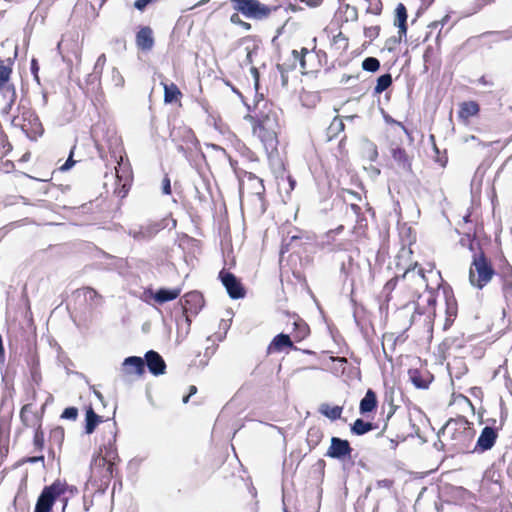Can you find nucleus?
Returning a JSON list of instances; mask_svg holds the SVG:
<instances>
[{
    "mask_svg": "<svg viewBox=\"0 0 512 512\" xmlns=\"http://www.w3.org/2000/svg\"><path fill=\"white\" fill-rule=\"evenodd\" d=\"M245 119L251 123L252 133L260 140L266 153L269 156L276 154L280 124L272 103L266 100L258 101L253 113L246 115Z\"/></svg>",
    "mask_w": 512,
    "mask_h": 512,
    "instance_id": "obj_1",
    "label": "nucleus"
},
{
    "mask_svg": "<svg viewBox=\"0 0 512 512\" xmlns=\"http://www.w3.org/2000/svg\"><path fill=\"white\" fill-rule=\"evenodd\" d=\"M111 438L100 448V452L91 462L90 483L96 490L104 493L113 478L119 474L117 465L120 462L116 447V433L111 431Z\"/></svg>",
    "mask_w": 512,
    "mask_h": 512,
    "instance_id": "obj_2",
    "label": "nucleus"
},
{
    "mask_svg": "<svg viewBox=\"0 0 512 512\" xmlns=\"http://www.w3.org/2000/svg\"><path fill=\"white\" fill-rule=\"evenodd\" d=\"M412 250L410 247H402L396 256V266L399 268L401 260L407 258L409 260L408 266L405 268L401 276H395L388 280L383 287V292L386 294V300H390V295L396 288L399 281L402 282V288L407 291L408 297L414 299L419 295L420 289L424 286L426 289H433L428 283L425 275V270L419 266L417 262L411 261Z\"/></svg>",
    "mask_w": 512,
    "mask_h": 512,
    "instance_id": "obj_3",
    "label": "nucleus"
},
{
    "mask_svg": "<svg viewBox=\"0 0 512 512\" xmlns=\"http://www.w3.org/2000/svg\"><path fill=\"white\" fill-rule=\"evenodd\" d=\"M475 436V430L464 416L449 419L439 432L443 446L455 453L469 450Z\"/></svg>",
    "mask_w": 512,
    "mask_h": 512,
    "instance_id": "obj_4",
    "label": "nucleus"
},
{
    "mask_svg": "<svg viewBox=\"0 0 512 512\" xmlns=\"http://www.w3.org/2000/svg\"><path fill=\"white\" fill-rule=\"evenodd\" d=\"M316 43V38H314ZM292 63L291 64H278V70L284 74L290 70H294L299 63L302 74H313L321 71L328 63V57L325 51L316 49V44L311 49L302 47L301 50H292Z\"/></svg>",
    "mask_w": 512,
    "mask_h": 512,
    "instance_id": "obj_5",
    "label": "nucleus"
},
{
    "mask_svg": "<svg viewBox=\"0 0 512 512\" xmlns=\"http://www.w3.org/2000/svg\"><path fill=\"white\" fill-rule=\"evenodd\" d=\"M494 275L495 269L482 248H480V251L473 254L472 257L469 268L470 284L478 289H482L492 280Z\"/></svg>",
    "mask_w": 512,
    "mask_h": 512,
    "instance_id": "obj_6",
    "label": "nucleus"
},
{
    "mask_svg": "<svg viewBox=\"0 0 512 512\" xmlns=\"http://www.w3.org/2000/svg\"><path fill=\"white\" fill-rule=\"evenodd\" d=\"M19 114L14 116L12 124L20 127L21 130L31 139H34L43 134L44 128L42 123L35 113V111L29 107L19 106Z\"/></svg>",
    "mask_w": 512,
    "mask_h": 512,
    "instance_id": "obj_7",
    "label": "nucleus"
},
{
    "mask_svg": "<svg viewBox=\"0 0 512 512\" xmlns=\"http://www.w3.org/2000/svg\"><path fill=\"white\" fill-rule=\"evenodd\" d=\"M66 491L67 484L60 480L45 486L37 499L34 512H52L53 505Z\"/></svg>",
    "mask_w": 512,
    "mask_h": 512,
    "instance_id": "obj_8",
    "label": "nucleus"
},
{
    "mask_svg": "<svg viewBox=\"0 0 512 512\" xmlns=\"http://www.w3.org/2000/svg\"><path fill=\"white\" fill-rule=\"evenodd\" d=\"M234 10L247 18L262 20L268 18L276 7H270L259 0H230Z\"/></svg>",
    "mask_w": 512,
    "mask_h": 512,
    "instance_id": "obj_9",
    "label": "nucleus"
},
{
    "mask_svg": "<svg viewBox=\"0 0 512 512\" xmlns=\"http://www.w3.org/2000/svg\"><path fill=\"white\" fill-rule=\"evenodd\" d=\"M428 273L435 274L440 280V282L437 284V289L442 291L444 298H445L446 318H445V323H444V329H448L452 326V324L454 323V321L457 317V314H458L457 300L454 296L451 286L449 284L445 283L444 280L442 279L440 271L434 272L433 270H430V271H428Z\"/></svg>",
    "mask_w": 512,
    "mask_h": 512,
    "instance_id": "obj_10",
    "label": "nucleus"
},
{
    "mask_svg": "<svg viewBox=\"0 0 512 512\" xmlns=\"http://www.w3.org/2000/svg\"><path fill=\"white\" fill-rule=\"evenodd\" d=\"M404 317L407 320L408 325L405 326L401 332H385L382 336V349L385 356L389 359H392L397 346L403 345L408 339L406 332L411 325V318H409L407 315Z\"/></svg>",
    "mask_w": 512,
    "mask_h": 512,
    "instance_id": "obj_11",
    "label": "nucleus"
},
{
    "mask_svg": "<svg viewBox=\"0 0 512 512\" xmlns=\"http://www.w3.org/2000/svg\"><path fill=\"white\" fill-rule=\"evenodd\" d=\"M170 137L177 145L178 150L183 153L191 150L197 143L194 132L186 126L174 127L170 132Z\"/></svg>",
    "mask_w": 512,
    "mask_h": 512,
    "instance_id": "obj_12",
    "label": "nucleus"
},
{
    "mask_svg": "<svg viewBox=\"0 0 512 512\" xmlns=\"http://www.w3.org/2000/svg\"><path fill=\"white\" fill-rule=\"evenodd\" d=\"M352 452L353 448L348 440L333 436L325 456L345 462L351 460Z\"/></svg>",
    "mask_w": 512,
    "mask_h": 512,
    "instance_id": "obj_13",
    "label": "nucleus"
},
{
    "mask_svg": "<svg viewBox=\"0 0 512 512\" xmlns=\"http://www.w3.org/2000/svg\"><path fill=\"white\" fill-rule=\"evenodd\" d=\"M218 279L225 287L230 298L241 299L245 297L246 290L240 279H238L233 273L223 268L218 274Z\"/></svg>",
    "mask_w": 512,
    "mask_h": 512,
    "instance_id": "obj_14",
    "label": "nucleus"
},
{
    "mask_svg": "<svg viewBox=\"0 0 512 512\" xmlns=\"http://www.w3.org/2000/svg\"><path fill=\"white\" fill-rule=\"evenodd\" d=\"M495 275L498 277L501 285L503 296L506 300L512 299V265L503 258L497 269Z\"/></svg>",
    "mask_w": 512,
    "mask_h": 512,
    "instance_id": "obj_15",
    "label": "nucleus"
},
{
    "mask_svg": "<svg viewBox=\"0 0 512 512\" xmlns=\"http://www.w3.org/2000/svg\"><path fill=\"white\" fill-rule=\"evenodd\" d=\"M480 111V104L475 100L460 102L457 111L458 121L463 125H470L472 118L478 117Z\"/></svg>",
    "mask_w": 512,
    "mask_h": 512,
    "instance_id": "obj_16",
    "label": "nucleus"
},
{
    "mask_svg": "<svg viewBox=\"0 0 512 512\" xmlns=\"http://www.w3.org/2000/svg\"><path fill=\"white\" fill-rule=\"evenodd\" d=\"M181 303L183 312L188 319L190 315H196L199 313L204 306V298L200 292L191 291L183 296Z\"/></svg>",
    "mask_w": 512,
    "mask_h": 512,
    "instance_id": "obj_17",
    "label": "nucleus"
},
{
    "mask_svg": "<svg viewBox=\"0 0 512 512\" xmlns=\"http://www.w3.org/2000/svg\"><path fill=\"white\" fill-rule=\"evenodd\" d=\"M118 167H115L117 186H120L118 194L121 197H125L130 189L132 182V171L129 165L123 163V158L120 156V160L117 161Z\"/></svg>",
    "mask_w": 512,
    "mask_h": 512,
    "instance_id": "obj_18",
    "label": "nucleus"
},
{
    "mask_svg": "<svg viewBox=\"0 0 512 512\" xmlns=\"http://www.w3.org/2000/svg\"><path fill=\"white\" fill-rule=\"evenodd\" d=\"M20 420L25 428L38 429L42 427V415L33 410V404H25L20 410Z\"/></svg>",
    "mask_w": 512,
    "mask_h": 512,
    "instance_id": "obj_19",
    "label": "nucleus"
},
{
    "mask_svg": "<svg viewBox=\"0 0 512 512\" xmlns=\"http://www.w3.org/2000/svg\"><path fill=\"white\" fill-rule=\"evenodd\" d=\"M350 209L356 216V224L352 229V233L355 235L357 241L367 238L368 221L365 215L362 213V209L357 204H350Z\"/></svg>",
    "mask_w": 512,
    "mask_h": 512,
    "instance_id": "obj_20",
    "label": "nucleus"
},
{
    "mask_svg": "<svg viewBox=\"0 0 512 512\" xmlns=\"http://www.w3.org/2000/svg\"><path fill=\"white\" fill-rule=\"evenodd\" d=\"M144 361L145 366L148 367L150 373L153 375L159 376L166 372V363L158 352L154 350L146 352Z\"/></svg>",
    "mask_w": 512,
    "mask_h": 512,
    "instance_id": "obj_21",
    "label": "nucleus"
},
{
    "mask_svg": "<svg viewBox=\"0 0 512 512\" xmlns=\"http://www.w3.org/2000/svg\"><path fill=\"white\" fill-rule=\"evenodd\" d=\"M122 371L125 375L142 377L145 374V361L138 356H130L124 359Z\"/></svg>",
    "mask_w": 512,
    "mask_h": 512,
    "instance_id": "obj_22",
    "label": "nucleus"
},
{
    "mask_svg": "<svg viewBox=\"0 0 512 512\" xmlns=\"http://www.w3.org/2000/svg\"><path fill=\"white\" fill-rule=\"evenodd\" d=\"M144 294L153 298L156 303L164 304L166 302H170V301L177 299L181 294V288H179V287L171 288V289L160 288L156 292H153L152 289H146L144 291Z\"/></svg>",
    "mask_w": 512,
    "mask_h": 512,
    "instance_id": "obj_23",
    "label": "nucleus"
},
{
    "mask_svg": "<svg viewBox=\"0 0 512 512\" xmlns=\"http://www.w3.org/2000/svg\"><path fill=\"white\" fill-rule=\"evenodd\" d=\"M136 46L141 51H150L154 46L153 31L149 26L141 27L136 33Z\"/></svg>",
    "mask_w": 512,
    "mask_h": 512,
    "instance_id": "obj_24",
    "label": "nucleus"
},
{
    "mask_svg": "<svg viewBox=\"0 0 512 512\" xmlns=\"http://www.w3.org/2000/svg\"><path fill=\"white\" fill-rule=\"evenodd\" d=\"M497 439V432L494 428L486 426L482 429L481 434L477 440L475 449L479 451H487L491 449Z\"/></svg>",
    "mask_w": 512,
    "mask_h": 512,
    "instance_id": "obj_25",
    "label": "nucleus"
},
{
    "mask_svg": "<svg viewBox=\"0 0 512 512\" xmlns=\"http://www.w3.org/2000/svg\"><path fill=\"white\" fill-rule=\"evenodd\" d=\"M284 348H290L293 350H298L297 347L294 346L293 341L291 340L290 335L280 333L276 335L270 344L267 347V354H272L275 352H280Z\"/></svg>",
    "mask_w": 512,
    "mask_h": 512,
    "instance_id": "obj_26",
    "label": "nucleus"
},
{
    "mask_svg": "<svg viewBox=\"0 0 512 512\" xmlns=\"http://www.w3.org/2000/svg\"><path fill=\"white\" fill-rule=\"evenodd\" d=\"M378 406L377 394L374 390L368 389L365 396L360 400L359 412L361 415L369 416L370 413L376 411Z\"/></svg>",
    "mask_w": 512,
    "mask_h": 512,
    "instance_id": "obj_27",
    "label": "nucleus"
},
{
    "mask_svg": "<svg viewBox=\"0 0 512 512\" xmlns=\"http://www.w3.org/2000/svg\"><path fill=\"white\" fill-rule=\"evenodd\" d=\"M391 156L399 167L405 171L412 172V158L403 147L396 146L391 148Z\"/></svg>",
    "mask_w": 512,
    "mask_h": 512,
    "instance_id": "obj_28",
    "label": "nucleus"
},
{
    "mask_svg": "<svg viewBox=\"0 0 512 512\" xmlns=\"http://www.w3.org/2000/svg\"><path fill=\"white\" fill-rule=\"evenodd\" d=\"M238 178L240 180V191H242V189H243L244 180L247 179L249 182H251L254 194L260 195V194L264 193L265 187L263 185L262 179H260L253 173L247 172V171H241L240 173H238Z\"/></svg>",
    "mask_w": 512,
    "mask_h": 512,
    "instance_id": "obj_29",
    "label": "nucleus"
},
{
    "mask_svg": "<svg viewBox=\"0 0 512 512\" xmlns=\"http://www.w3.org/2000/svg\"><path fill=\"white\" fill-rule=\"evenodd\" d=\"M409 379L416 388L426 389L432 381V376L419 369H410L408 371Z\"/></svg>",
    "mask_w": 512,
    "mask_h": 512,
    "instance_id": "obj_30",
    "label": "nucleus"
},
{
    "mask_svg": "<svg viewBox=\"0 0 512 512\" xmlns=\"http://www.w3.org/2000/svg\"><path fill=\"white\" fill-rule=\"evenodd\" d=\"M408 12L407 8L403 3H398L394 10V25L398 28L401 34H407Z\"/></svg>",
    "mask_w": 512,
    "mask_h": 512,
    "instance_id": "obj_31",
    "label": "nucleus"
},
{
    "mask_svg": "<svg viewBox=\"0 0 512 512\" xmlns=\"http://www.w3.org/2000/svg\"><path fill=\"white\" fill-rule=\"evenodd\" d=\"M311 333L309 325L300 317L293 320V330L291 335L296 342L306 339Z\"/></svg>",
    "mask_w": 512,
    "mask_h": 512,
    "instance_id": "obj_32",
    "label": "nucleus"
},
{
    "mask_svg": "<svg viewBox=\"0 0 512 512\" xmlns=\"http://www.w3.org/2000/svg\"><path fill=\"white\" fill-rule=\"evenodd\" d=\"M161 85L163 86L164 102L166 104L181 102L183 94L175 83L171 82L168 84L161 82Z\"/></svg>",
    "mask_w": 512,
    "mask_h": 512,
    "instance_id": "obj_33",
    "label": "nucleus"
},
{
    "mask_svg": "<svg viewBox=\"0 0 512 512\" xmlns=\"http://www.w3.org/2000/svg\"><path fill=\"white\" fill-rule=\"evenodd\" d=\"M101 422H103V418L94 411L91 405L87 406L85 413V433L92 434Z\"/></svg>",
    "mask_w": 512,
    "mask_h": 512,
    "instance_id": "obj_34",
    "label": "nucleus"
},
{
    "mask_svg": "<svg viewBox=\"0 0 512 512\" xmlns=\"http://www.w3.org/2000/svg\"><path fill=\"white\" fill-rule=\"evenodd\" d=\"M459 244L462 247L467 248L469 251L473 252L474 254L477 253L476 246H478L479 249L481 248L476 239V231L471 228H468L464 233L461 234V237L459 239Z\"/></svg>",
    "mask_w": 512,
    "mask_h": 512,
    "instance_id": "obj_35",
    "label": "nucleus"
},
{
    "mask_svg": "<svg viewBox=\"0 0 512 512\" xmlns=\"http://www.w3.org/2000/svg\"><path fill=\"white\" fill-rule=\"evenodd\" d=\"M344 130L345 124L343 122V119L339 115H336L326 129L327 141H331L337 138L340 133L344 132Z\"/></svg>",
    "mask_w": 512,
    "mask_h": 512,
    "instance_id": "obj_36",
    "label": "nucleus"
},
{
    "mask_svg": "<svg viewBox=\"0 0 512 512\" xmlns=\"http://www.w3.org/2000/svg\"><path fill=\"white\" fill-rule=\"evenodd\" d=\"M318 411L321 415L325 416L331 421H336L341 419L343 413V407L339 405L331 406L328 403H322Z\"/></svg>",
    "mask_w": 512,
    "mask_h": 512,
    "instance_id": "obj_37",
    "label": "nucleus"
},
{
    "mask_svg": "<svg viewBox=\"0 0 512 512\" xmlns=\"http://www.w3.org/2000/svg\"><path fill=\"white\" fill-rule=\"evenodd\" d=\"M376 428H377V426L374 423L369 422V421H364L361 418L356 419L350 425L351 433L356 436H362Z\"/></svg>",
    "mask_w": 512,
    "mask_h": 512,
    "instance_id": "obj_38",
    "label": "nucleus"
},
{
    "mask_svg": "<svg viewBox=\"0 0 512 512\" xmlns=\"http://www.w3.org/2000/svg\"><path fill=\"white\" fill-rule=\"evenodd\" d=\"M12 73V63L4 64V61L0 58V90L6 89L8 91V87L14 85L10 83Z\"/></svg>",
    "mask_w": 512,
    "mask_h": 512,
    "instance_id": "obj_39",
    "label": "nucleus"
},
{
    "mask_svg": "<svg viewBox=\"0 0 512 512\" xmlns=\"http://www.w3.org/2000/svg\"><path fill=\"white\" fill-rule=\"evenodd\" d=\"M324 432L319 426H312L307 431L306 442L310 449H315L323 440Z\"/></svg>",
    "mask_w": 512,
    "mask_h": 512,
    "instance_id": "obj_40",
    "label": "nucleus"
},
{
    "mask_svg": "<svg viewBox=\"0 0 512 512\" xmlns=\"http://www.w3.org/2000/svg\"><path fill=\"white\" fill-rule=\"evenodd\" d=\"M331 47L335 49L339 54L346 52L349 48V39L341 31L334 35L331 42Z\"/></svg>",
    "mask_w": 512,
    "mask_h": 512,
    "instance_id": "obj_41",
    "label": "nucleus"
},
{
    "mask_svg": "<svg viewBox=\"0 0 512 512\" xmlns=\"http://www.w3.org/2000/svg\"><path fill=\"white\" fill-rule=\"evenodd\" d=\"M392 85V76L389 73L383 74L377 79L374 94H381Z\"/></svg>",
    "mask_w": 512,
    "mask_h": 512,
    "instance_id": "obj_42",
    "label": "nucleus"
},
{
    "mask_svg": "<svg viewBox=\"0 0 512 512\" xmlns=\"http://www.w3.org/2000/svg\"><path fill=\"white\" fill-rule=\"evenodd\" d=\"M366 2L365 12L374 16H379L383 11V3L381 0H364Z\"/></svg>",
    "mask_w": 512,
    "mask_h": 512,
    "instance_id": "obj_43",
    "label": "nucleus"
},
{
    "mask_svg": "<svg viewBox=\"0 0 512 512\" xmlns=\"http://www.w3.org/2000/svg\"><path fill=\"white\" fill-rule=\"evenodd\" d=\"M406 35L407 34H401L400 31L398 30L397 35L391 36L385 41V48L389 52L396 51L401 42L403 41V39L406 38Z\"/></svg>",
    "mask_w": 512,
    "mask_h": 512,
    "instance_id": "obj_44",
    "label": "nucleus"
},
{
    "mask_svg": "<svg viewBox=\"0 0 512 512\" xmlns=\"http://www.w3.org/2000/svg\"><path fill=\"white\" fill-rule=\"evenodd\" d=\"M45 437L44 431L41 428L34 429L33 445L36 451L42 452L44 449Z\"/></svg>",
    "mask_w": 512,
    "mask_h": 512,
    "instance_id": "obj_45",
    "label": "nucleus"
},
{
    "mask_svg": "<svg viewBox=\"0 0 512 512\" xmlns=\"http://www.w3.org/2000/svg\"><path fill=\"white\" fill-rule=\"evenodd\" d=\"M362 68L368 72H376L380 68V62L375 57H367L362 62Z\"/></svg>",
    "mask_w": 512,
    "mask_h": 512,
    "instance_id": "obj_46",
    "label": "nucleus"
},
{
    "mask_svg": "<svg viewBox=\"0 0 512 512\" xmlns=\"http://www.w3.org/2000/svg\"><path fill=\"white\" fill-rule=\"evenodd\" d=\"M381 26L380 25H372L369 27H364V36L370 41H373L380 35Z\"/></svg>",
    "mask_w": 512,
    "mask_h": 512,
    "instance_id": "obj_47",
    "label": "nucleus"
},
{
    "mask_svg": "<svg viewBox=\"0 0 512 512\" xmlns=\"http://www.w3.org/2000/svg\"><path fill=\"white\" fill-rule=\"evenodd\" d=\"M84 295L92 302H101L102 296L92 287L82 288Z\"/></svg>",
    "mask_w": 512,
    "mask_h": 512,
    "instance_id": "obj_48",
    "label": "nucleus"
},
{
    "mask_svg": "<svg viewBox=\"0 0 512 512\" xmlns=\"http://www.w3.org/2000/svg\"><path fill=\"white\" fill-rule=\"evenodd\" d=\"M343 9L346 14V21H356L358 19V9L355 6L345 4Z\"/></svg>",
    "mask_w": 512,
    "mask_h": 512,
    "instance_id": "obj_49",
    "label": "nucleus"
},
{
    "mask_svg": "<svg viewBox=\"0 0 512 512\" xmlns=\"http://www.w3.org/2000/svg\"><path fill=\"white\" fill-rule=\"evenodd\" d=\"M78 417V409L76 407H67L61 414L62 419L75 421Z\"/></svg>",
    "mask_w": 512,
    "mask_h": 512,
    "instance_id": "obj_50",
    "label": "nucleus"
},
{
    "mask_svg": "<svg viewBox=\"0 0 512 512\" xmlns=\"http://www.w3.org/2000/svg\"><path fill=\"white\" fill-rule=\"evenodd\" d=\"M106 61H107L106 55L104 53H102L101 55L98 56V58L95 62L94 72H95V74L99 75V77L101 76V74L103 72Z\"/></svg>",
    "mask_w": 512,
    "mask_h": 512,
    "instance_id": "obj_51",
    "label": "nucleus"
},
{
    "mask_svg": "<svg viewBox=\"0 0 512 512\" xmlns=\"http://www.w3.org/2000/svg\"><path fill=\"white\" fill-rule=\"evenodd\" d=\"M50 439L57 441L58 444H61L64 440V429L60 426L53 428L50 431Z\"/></svg>",
    "mask_w": 512,
    "mask_h": 512,
    "instance_id": "obj_52",
    "label": "nucleus"
},
{
    "mask_svg": "<svg viewBox=\"0 0 512 512\" xmlns=\"http://www.w3.org/2000/svg\"><path fill=\"white\" fill-rule=\"evenodd\" d=\"M112 81L115 86L123 87L125 84L124 77L117 68H113L111 72Z\"/></svg>",
    "mask_w": 512,
    "mask_h": 512,
    "instance_id": "obj_53",
    "label": "nucleus"
},
{
    "mask_svg": "<svg viewBox=\"0 0 512 512\" xmlns=\"http://www.w3.org/2000/svg\"><path fill=\"white\" fill-rule=\"evenodd\" d=\"M15 171V164L11 160L0 159V172L11 173Z\"/></svg>",
    "mask_w": 512,
    "mask_h": 512,
    "instance_id": "obj_54",
    "label": "nucleus"
},
{
    "mask_svg": "<svg viewBox=\"0 0 512 512\" xmlns=\"http://www.w3.org/2000/svg\"><path fill=\"white\" fill-rule=\"evenodd\" d=\"M8 91L11 92V97H10L9 103L3 109V113H9V111L11 110V108H12V106L15 103V100L17 98L16 89H15L14 85H10L8 87Z\"/></svg>",
    "mask_w": 512,
    "mask_h": 512,
    "instance_id": "obj_55",
    "label": "nucleus"
},
{
    "mask_svg": "<svg viewBox=\"0 0 512 512\" xmlns=\"http://www.w3.org/2000/svg\"><path fill=\"white\" fill-rule=\"evenodd\" d=\"M384 120H385V122H386L387 124H389V125H396V126H398L401 130H403L406 134H409V131H408L407 127H406L402 122H400V121H397V120L393 119V118H392L391 116H389V115H386V116L384 117Z\"/></svg>",
    "mask_w": 512,
    "mask_h": 512,
    "instance_id": "obj_56",
    "label": "nucleus"
},
{
    "mask_svg": "<svg viewBox=\"0 0 512 512\" xmlns=\"http://www.w3.org/2000/svg\"><path fill=\"white\" fill-rule=\"evenodd\" d=\"M435 56V49L433 46L429 45L426 47L424 54H423V60L425 63H430Z\"/></svg>",
    "mask_w": 512,
    "mask_h": 512,
    "instance_id": "obj_57",
    "label": "nucleus"
},
{
    "mask_svg": "<svg viewBox=\"0 0 512 512\" xmlns=\"http://www.w3.org/2000/svg\"><path fill=\"white\" fill-rule=\"evenodd\" d=\"M42 462L44 463V455H38V456H31V457H25L20 460L19 464H25V463H37Z\"/></svg>",
    "mask_w": 512,
    "mask_h": 512,
    "instance_id": "obj_58",
    "label": "nucleus"
},
{
    "mask_svg": "<svg viewBox=\"0 0 512 512\" xmlns=\"http://www.w3.org/2000/svg\"><path fill=\"white\" fill-rule=\"evenodd\" d=\"M346 139H347V137L344 136L339 141V144H338V149L340 151V155H341L342 159H347V157H348V151L346 149Z\"/></svg>",
    "mask_w": 512,
    "mask_h": 512,
    "instance_id": "obj_59",
    "label": "nucleus"
},
{
    "mask_svg": "<svg viewBox=\"0 0 512 512\" xmlns=\"http://www.w3.org/2000/svg\"><path fill=\"white\" fill-rule=\"evenodd\" d=\"M162 191L165 195L172 193L170 178L167 175L162 180Z\"/></svg>",
    "mask_w": 512,
    "mask_h": 512,
    "instance_id": "obj_60",
    "label": "nucleus"
},
{
    "mask_svg": "<svg viewBox=\"0 0 512 512\" xmlns=\"http://www.w3.org/2000/svg\"><path fill=\"white\" fill-rule=\"evenodd\" d=\"M75 164V161L73 160V149L70 152L69 158L66 160V162L60 166L61 171H67L69 170L73 165Z\"/></svg>",
    "mask_w": 512,
    "mask_h": 512,
    "instance_id": "obj_61",
    "label": "nucleus"
},
{
    "mask_svg": "<svg viewBox=\"0 0 512 512\" xmlns=\"http://www.w3.org/2000/svg\"><path fill=\"white\" fill-rule=\"evenodd\" d=\"M17 224L18 222H11L0 228V237H5Z\"/></svg>",
    "mask_w": 512,
    "mask_h": 512,
    "instance_id": "obj_62",
    "label": "nucleus"
},
{
    "mask_svg": "<svg viewBox=\"0 0 512 512\" xmlns=\"http://www.w3.org/2000/svg\"><path fill=\"white\" fill-rule=\"evenodd\" d=\"M153 0H136L134 6L136 9L142 11L146 8L148 4H150Z\"/></svg>",
    "mask_w": 512,
    "mask_h": 512,
    "instance_id": "obj_63",
    "label": "nucleus"
},
{
    "mask_svg": "<svg viewBox=\"0 0 512 512\" xmlns=\"http://www.w3.org/2000/svg\"><path fill=\"white\" fill-rule=\"evenodd\" d=\"M477 81L480 85L483 86H492L494 84L492 79L486 75H482Z\"/></svg>",
    "mask_w": 512,
    "mask_h": 512,
    "instance_id": "obj_64",
    "label": "nucleus"
}]
</instances>
